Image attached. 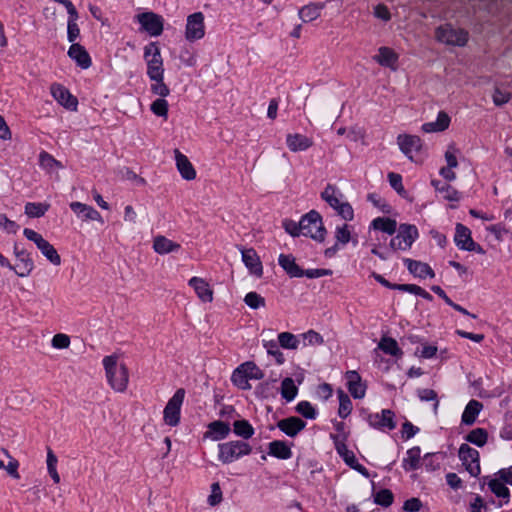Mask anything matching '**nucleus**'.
<instances>
[{
	"instance_id": "f257e3e1",
	"label": "nucleus",
	"mask_w": 512,
	"mask_h": 512,
	"mask_svg": "<svg viewBox=\"0 0 512 512\" xmlns=\"http://www.w3.org/2000/svg\"><path fill=\"white\" fill-rule=\"evenodd\" d=\"M118 356L113 354L103 358V366L105 368L108 383L117 392L126 390L129 374L125 364L117 365Z\"/></svg>"
},
{
	"instance_id": "f03ea898",
	"label": "nucleus",
	"mask_w": 512,
	"mask_h": 512,
	"mask_svg": "<svg viewBox=\"0 0 512 512\" xmlns=\"http://www.w3.org/2000/svg\"><path fill=\"white\" fill-rule=\"evenodd\" d=\"M301 232L315 241L323 242L325 240L327 231L319 212L311 210L301 217Z\"/></svg>"
},
{
	"instance_id": "7ed1b4c3",
	"label": "nucleus",
	"mask_w": 512,
	"mask_h": 512,
	"mask_svg": "<svg viewBox=\"0 0 512 512\" xmlns=\"http://www.w3.org/2000/svg\"><path fill=\"white\" fill-rule=\"evenodd\" d=\"M218 458L223 464L232 463L252 452L249 443L241 440L229 441L218 445Z\"/></svg>"
},
{
	"instance_id": "20e7f679",
	"label": "nucleus",
	"mask_w": 512,
	"mask_h": 512,
	"mask_svg": "<svg viewBox=\"0 0 512 512\" xmlns=\"http://www.w3.org/2000/svg\"><path fill=\"white\" fill-rule=\"evenodd\" d=\"M144 60L147 64V76L160 80L164 75L163 58L158 42H150L144 47Z\"/></svg>"
},
{
	"instance_id": "39448f33",
	"label": "nucleus",
	"mask_w": 512,
	"mask_h": 512,
	"mask_svg": "<svg viewBox=\"0 0 512 512\" xmlns=\"http://www.w3.org/2000/svg\"><path fill=\"white\" fill-rule=\"evenodd\" d=\"M453 239L455 245L460 250L475 252L481 255L485 254L483 247L473 240L471 230L461 223H457L455 225V233Z\"/></svg>"
},
{
	"instance_id": "423d86ee",
	"label": "nucleus",
	"mask_w": 512,
	"mask_h": 512,
	"mask_svg": "<svg viewBox=\"0 0 512 512\" xmlns=\"http://www.w3.org/2000/svg\"><path fill=\"white\" fill-rule=\"evenodd\" d=\"M418 235L415 225L401 224L396 236L391 239L389 246L393 251L408 250L418 238Z\"/></svg>"
},
{
	"instance_id": "0eeeda50",
	"label": "nucleus",
	"mask_w": 512,
	"mask_h": 512,
	"mask_svg": "<svg viewBox=\"0 0 512 512\" xmlns=\"http://www.w3.org/2000/svg\"><path fill=\"white\" fill-rule=\"evenodd\" d=\"M185 398V390L179 388L169 399L163 411L164 422L171 426H177L180 422L181 406Z\"/></svg>"
},
{
	"instance_id": "6e6552de",
	"label": "nucleus",
	"mask_w": 512,
	"mask_h": 512,
	"mask_svg": "<svg viewBox=\"0 0 512 512\" xmlns=\"http://www.w3.org/2000/svg\"><path fill=\"white\" fill-rule=\"evenodd\" d=\"M136 20L145 31L152 37H158L164 30V19L161 15L152 11L143 12L136 15Z\"/></svg>"
},
{
	"instance_id": "1a4fd4ad",
	"label": "nucleus",
	"mask_w": 512,
	"mask_h": 512,
	"mask_svg": "<svg viewBox=\"0 0 512 512\" xmlns=\"http://www.w3.org/2000/svg\"><path fill=\"white\" fill-rule=\"evenodd\" d=\"M458 455L465 470L472 477H477L481 472L479 452L468 444H462L459 448Z\"/></svg>"
},
{
	"instance_id": "9d476101",
	"label": "nucleus",
	"mask_w": 512,
	"mask_h": 512,
	"mask_svg": "<svg viewBox=\"0 0 512 512\" xmlns=\"http://www.w3.org/2000/svg\"><path fill=\"white\" fill-rule=\"evenodd\" d=\"M369 425L380 431H391L397 426L395 413L391 409H383L380 413H369L366 418Z\"/></svg>"
},
{
	"instance_id": "9b49d317",
	"label": "nucleus",
	"mask_w": 512,
	"mask_h": 512,
	"mask_svg": "<svg viewBox=\"0 0 512 512\" xmlns=\"http://www.w3.org/2000/svg\"><path fill=\"white\" fill-rule=\"evenodd\" d=\"M13 253L18 260V264L14 266V271L19 277H27L34 269V261L31 254L23 247H20L18 243L14 244Z\"/></svg>"
},
{
	"instance_id": "f8f14e48",
	"label": "nucleus",
	"mask_w": 512,
	"mask_h": 512,
	"mask_svg": "<svg viewBox=\"0 0 512 512\" xmlns=\"http://www.w3.org/2000/svg\"><path fill=\"white\" fill-rule=\"evenodd\" d=\"M205 35L204 15L202 12H195L187 17L185 37L188 41H196Z\"/></svg>"
},
{
	"instance_id": "ddd939ff",
	"label": "nucleus",
	"mask_w": 512,
	"mask_h": 512,
	"mask_svg": "<svg viewBox=\"0 0 512 512\" xmlns=\"http://www.w3.org/2000/svg\"><path fill=\"white\" fill-rule=\"evenodd\" d=\"M53 98L63 107L69 110H76L78 100L73 96L67 88L58 83H53L50 87Z\"/></svg>"
},
{
	"instance_id": "4468645a",
	"label": "nucleus",
	"mask_w": 512,
	"mask_h": 512,
	"mask_svg": "<svg viewBox=\"0 0 512 512\" xmlns=\"http://www.w3.org/2000/svg\"><path fill=\"white\" fill-rule=\"evenodd\" d=\"M330 438L334 443V447L343 459V461L350 467L352 464H356V457L353 451L349 450L346 445L348 434H330Z\"/></svg>"
},
{
	"instance_id": "2eb2a0df",
	"label": "nucleus",
	"mask_w": 512,
	"mask_h": 512,
	"mask_svg": "<svg viewBox=\"0 0 512 512\" xmlns=\"http://www.w3.org/2000/svg\"><path fill=\"white\" fill-rule=\"evenodd\" d=\"M278 429L287 436L294 438L306 427V422L299 417L290 416L277 422Z\"/></svg>"
},
{
	"instance_id": "dca6fc26",
	"label": "nucleus",
	"mask_w": 512,
	"mask_h": 512,
	"mask_svg": "<svg viewBox=\"0 0 512 512\" xmlns=\"http://www.w3.org/2000/svg\"><path fill=\"white\" fill-rule=\"evenodd\" d=\"M398 145L401 151L410 159L413 160V153H417L422 148V140L416 135H399L397 137Z\"/></svg>"
},
{
	"instance_id": "f3484780",
	"label": "nucleus",
	"mask_w": 512,
	"mask_h": 512,
	"mask_svg": "<svg viewBox=\"0 0 512 512\" xmlns=\"http://www.w3.org/2000/svg\"><path fill=\"white\" fill-rule=\"evenodd\" d=\"M242 254V261L249 270V272L257 277H261L263 274L262 262L253 248L240 249Z\"/></svg>"
},
{
	"instance_id": "a211bd4d",
	"label": "nucleus",
	"mask_w": 512,
	"mask_h": 512,
	"mask_svg": "<svg viewBox=\"0 0 512 512\" xmlns=\"http://www.w3.org/2000/svg\"><path fill=\"white\" fill-rule=\"evenodd\" d=\"M69 206L70 209L83 221L92 220L103 223L101 214L92 206L77 201L71 202Z\"/></svg>"
},
{
	"instance_id": "6ab92c4d",
	"label": "nucleus",
	"mask_w": 512,
	"mask_h": 512,
	"mask_svg": "<svg viewBox=\"0 0 512 512\" xmlns=\"http://www.w3.org/2000/svg\"><path fill=\"white\" fill-rule=\"evenodd\" d=\"M347 388L355 399H362L365 396L366 385L362 383L361 376L357 371L346 372Z\"/></svg>"
},
{
	"instance_id": "aec40b11",
	"label": "nucleus",
	"mask_w": 512,
	"mask_h": 512,
	"mask_svg": "<svg viewBox=\"0 0 512 512\" xmlns=\"http://www.w3.org/2000/svg\"><path fill=\"white\" fill-rule=\"evenodd\" d=\"M68 56L76 62V64L82 69H88L92 65V60L84 48L79 43H73L68 49Z\"/></svg>"
},
{
	"instance_id": "412c9836",
	"label": "nucleus",
	"mask_w": 512,
	"mask_h": 512,
	"mask_svg": "<svg viewBox=\"0 0 512 512\" xmlns=\"http://www.w3.org/2000/svg\"><path fill=\"white\" fill-rule=\"evenodd\" d=\"M174 153L176 166L182 178L188 181L194 180L196 178V171L190 160L178 149H175Z\"/></svg>"
},
{
	"instance_id": "4be33fe9",
	"label": "nucleus",
	"mask_w": 512,
	"mask_h": 512,
	"mask_svg": "<svg viewBox=\"0 0 512 512\" xmlns=\"http://www.w3.org/2000/svg\"><path fill=\"white\" fill-rule=\"evenodd\" d=\"M403 262L406 265L408 271L415 277L422 279H425L428 276L434 277V271L427 263H423L421 261L413 260L410 258H404Z\"/></svg>"
},
{
	"instance_id": "5701e85b",
	"label": "nucleus",
	"mask_w": 512,
	"mask_h": 512,
	"mask_svg": "<svg viewBox=\"0 0 512 512\" xmlns=\"http://www.w3.org/2000/svg\"><path fill=\"white\" fill-rule=\"evenodd\" d=\"M231 431L230 425L226 422L216 420L208 424V431L205 433V438H210L213 441L225 439Z\"/></svg>"
},
{
	"instance_id": "b1692460",
	"label": "nucleus",
	"mask_w": 512,
	"mask_h": 512,
	"mask_svg": "<svg viewBox=\"0 0 512 512\" xmlns=\"http://www.w3.org/2000/svg\"><path fill=\"white\" fill-rule=\"evenodd\" d=\"M189 286H191L199 299L203 302H212L213 300V290L210 288L209 284L202 278L192 277L189 282Z\"/></svg>"
},
{
	"instance_id": "393cba45",
	"label": "nucleus",
	"mask_w": 512,
	"mask_h": 512,
	"mask_svg": "<svg viewBox=\"0 0 512 512\" xmlns=\"http://www.w3.org/2000/svg\"><path fill=\"white\" fill-rule=\"evenodd\" d=\"M487 485L491 492L501 500L496 504L498 508L502 507L504 504L509 502L510 492L506 487V484L503 483L499 478L490 479L487 482Z\"/></svg>"
},
{
	"instance_id": "a878e982",
	"label": "nucleus",
	"mask_w": 512,
	"mask_h": 512,
	"mask_svg": "<svg viewBox=\"0 0 512 512\" xmlns=\"http://www.w3.org/2000/svg\"><path fill=\"white\" fill-rule=\"evenodd\" d=\"M278 263L291 278L302 277V268L296 263L292 254H280Z\"/></svg>"
},
{
	"instance_id": "bb28decb",
	"label": "nucleus",
	"mask_w": 512,
	"mask_h": 512,
	"mask_svg": "<svg viewBox=\"0 0 512 512\" xmlns=\"http://www.w3.org/2000/svg\"><path fill=\"white\" fill-rule=\"evenodd\" d=\"M373 60L383 67L396 69L398 55L389 47H380Z\"/></svg>"
},
{
	"instance_id": "cd10ccee",
	"label": "nucleus",
	"mask_w": 512,
	"mask_h": 512,
	"mask_svg": "<svg viewBox=\"0 0 512 512\" xmlns=\"http://www.w3.org/2000/svg\"><path fill=\"white\" fill-rule=\"evenodd\" d=\"M286 143L292 152L305 151L313 145V141L310 138L299 133L288 134Z\"/></svg>"
},
{
	"instance_id": "c85d7f7f",
	"label": "nucleus",
	"mask_w": 512,
	"mask_h": 512,
	"mask_svg": "<svg viewBox=\"0 0 512 512\" xmlns=\"http://www.w3.org/2000/svg\"><path fill=\"white\" fill-rule=\"evenodd\" d=\"M342 192L332 184H328L325 189L321 192V198L329 204L334 210H336L342 203L343 198Z\"/></svg>"
},
{
	"instance_id": "c756f323",
	"label": "nucleus",
	"mask_w": 512,
	"mask_h": 512,
	"mask_svg": "<svg viewBox=\"0 0 512 512\" xmlns=\"http://www.w3.org/2000/svg\"><path fill=\"white\" fill-rule=\"evenodd\" d=\"M268 454L281 460H287L292 457L291 447L282 440L270 442L268 445Z\"/></svg>"
},
{
	"instance_id": "7c9ffc66",
	"label": "nucleus",
	"mask_w": 512,
	"mask_h": 512,
	"mask_svg": "<svg viewBox=\"0 0 512 512\" xmlns=\"http://www.w3.org/2000/svg\"><path fill=\"white\" fill-rule=\"evenodd\" d=\"M448 128V113L440 111L436 121L424 123L421 127L424 133L442 132Z\"/></svg>"
},
{
	"instance_id": "2f4dec72",
	"label": "nucleus",
	"mask_w": 512,
	"mask_h": 512,
	"mask_svg": "<svg viewBox=\"0 0 512 512\" xmlns=\"http://www.w3.org/2000/svg\"><path fill=\"white\" fill-rule=\"evenodd\" d=\"M180 244L167 239L165 236H156L153 241V248L158 254H168L180 249Z\"/></svg>"
},
{
	"instance_id": "473e14b6",
	"label": "nucleus",
	"mask_w": 512,
	"mask_h": 512,
	"mask_svg": "<svg viewBox=\"0 0 512 512\" xmlns=\"http://www.w3.org/2000/svg\"><path fill=\"white\" fill-rule=\"evenodd\" d=\"M482 408L483 405L479 401L470 400L463 411L462 422L466 425H472L476 421Z\"/></svg>"
},
{
	"instance_id": "72a5a7b5",
	"label": "nucleus",
	"mask_w": 512,
	"mask_h": 512,
	"mask_svg": "<svg viewBox=\"0 0 512 512\" xmlns=\"http://www.w3.org/2000/svg\"><path fill=\"white\" fill-rule=\"evenodd\" d=\"M371 228L393 235L397 231V222L388 217H377L371 222Z\"/></svg>"
},
{
	"instance_id": "f704fd0d",
	"label": "nucleus",
	"mask_w": 512,
	"mask_h": 512,
	"mask_svg": "<svg viewBox=\"0 0 512 512\" xmlns=\"http://www.w3.org/2000/svg\"><path fill=\"white\" fill-rule=\"evenodd\" d=\"M324 8L322 3H311L303 6L299 10V17L304 22H310L317 19L320 16L321 10Z\"/></svg>"
},
{
	"instance_id": "c9c22d12",
	"label": "nucleus",
	"mask_w": 512,
	"mask_h": 512,
	"mask_svg": "<svg viewBox=\"0 0 512 512\" xmlns=\"http://www.w3.org/2000/svg\"><path fill=\"white\" fill-rule=\"evenodd\" d=\"M407 456L403 459V468L406 471L416 470L420 466L421 450L415 446L407 451Z\"/></svg>"
},
{
	"instance_id": "e433bc0d",
	"label": "nucleus",
	"mask_w": 512,
	"mask_h": 512,
	"mask_svg": "<svg viewBox=\"0 0 512 512\" xmlns=\"http://www.w3.org/2000/svg\"><path fill=\"white\" fill-rule=\"evenodd\" d=\"M378 348L385 354L391 356L401 357L403 355V352L399 348L397 341L391 337H382L378 344Z\"/></svg>"
},
{
	"instance_id": "4c0bfd02",
	"label": "nucleus",
	"mask_w": 512,
	"mask_h": 512,
	"mask_svg": "<svg viewBox=\"0 0 512 512\" xmlns=\"http://www.w3.org/2000/svg\"><path fill=\"white\" fill-rule=\"evenodd\" d=\"M231 382L233 383V385H235L241 390L251 389V384L249 383L247 374L246 372H244L241 364L233 371L231 376Z\"/></svg>"
},
{
	"instance_id": "58836bf2",
	"label": "nucleus",
	"mask_w": 512,
	"mask_h": 512,
	"mask_svg": "<svg viewBox=\"0 0 512 512\" xmlns=\"http://www.w3.org/2000/svg\"><path fill=\"white\" fill-rule=\"evenodd\" d=\"M233 432L243 439H250L254 434V428L249 421L242 419L233 423Z\"/></svg>"
},
{
	"instance_id": "ea45409f",
	"label": "nucleus",
	"mask_w": 512,
	"mask_h": 512,
	"mask_svg": "<svg viewBox=\"0 0 512 512\" xmlns=\"http://www.w3.org/2000/svg\"><path fill=\"white\" fill-rule=\"evenodd\" d=\"M298 388L294 383V380L290 377H286L281 383V396L290 402L297 396Z\"/></svg>"
},
{
	"instance_id": "a19ab883",
	"label": "nucleus",
	"mask_w": 512,
	"mask_h": 512,
	"mask_svg": "<svg viewBox=\"0 0 512 512\" xmlns=\"http://www.w3.org/2000/svg\"><path fill=\"white\" fill-rule=\"evenodd\" d=\"M49 207L47 203L28 202L25 205V214L31 218H39L48 211Z\"/></svg>"
},
{
	"instance_id": "79ce46f5",
	"label": "nucleus",
	"mask_w": 512,
	"mask_h": 512,
	"mask_svg": "<svg viewBox=\"0 0 512 512\" xmlns=\"http://www.w3.org/2000/svg\"><path fill=\"white\" fill-rule=\"evenodd\" d=\"M393 290H399L402 292H409L414 295L420 296L423 299L431 300L432 296L423 288L415 284H395Z\"/></svg>"
},
{
	"instance_id": "37998d69",
	"label": "nucleus",
	"mask_w": 512,
	"mask_h": 512,
	"mask_svg": "<svg viewBox=\"0 0 512 512\" xmlns=\"http://www.w3.org/2000/svg\"><path fill=\"white\" fill-rule=\"evenodd\" d=\"M487 439H488V433L483 428L473 429L465 437L466 441H468L478 447L484 446L487 442Z\"/></svg>"
},
{
	"instance_id": "c03bdc74",
	"label": "nucleus",
	"mask_w": 512,
	"mask_h": 512,
	"mask_svg": "<svg viewBox=\"0 0 512 512\" xmlns=\"http://www.w3.org/2000/svg\"><path fill=\"white\" fill-rule=\"evenodd\" d=\"M338 398H339V408L338 415L345 419L347 418L352 411V401L349 396L342 390H338Z\"/></svg>"
},
{
	"instance_id": "a18cd8bd",
	"label": "nucleus",
	"mask_w": 512,
	"mask_h": 512,
	"mask_svg": "<svg viewBox=\"0 0 512 512\" xmlns=\"http://www.w3.org/2000/svg\"><path fill=\"white\" fill-rule=\"evenodd\" d=\"M278 343L284 349L296 350L299 346L298 338L290 332H281L278 334Z\"/></svg>"
},
{
	"instance_id": "49530a36",
	"label": "nucleus",
	"mask_w": 512,
	"mask_h": 512,
	"mask_svg": "<svg viewBox=\"0 0 512 512\" xmlns=\"http://www.w3.org/2000/svg\"><path fill=\"white\" fill-rule=\"evenodd\" d=\"M440 174L444 177V181L435 180L431 181V184L434 186L435 190L442 195L444 200L448 199V167H442L440 169Z\"/></svg>"
},
{
	"instance_id": "de8ad7c7",
	"label": "nucleus",
	"mask_w": 512,
	"mask_h": 512,
	"mask_svg": "<svg viewBox=\"0 0 512 512\" xmlns=\"http://www.w3.org/2000/svg\"><path fill=\"white\" fill-rule=\"evenodd\" d=\"M263 346L266 348L267 353L275 358L277 364L282 365L285 362V356L280 351L278 342L274 340L264 341Z\"/></svg>"
},
{
	"instance_id": "09e8293b",
	"label": "nucleus",
	"mask_w": 512,
	"mask_h": 512,
	"mask_svg": "<svg viewBox=\"0 0 512 512\" xmlns=\"http://www.w3.org/2000/svg\"><path fill=\"white\" fill-rule=\"evenodd\" d=\"M249 380H261L264 378V372L253 361H246L241 364Z\"/></svg>"
},
{
	"instance_id": "8fccbe9b",
	"label": "nucleus",
	"mask_w": 512,
	"mask_h": 512,
	"mask_svg": "<svg viewBox=\"0 0 512 512\" xmlns=\"http://www.w3.org/2000/svg\"><path fill=\"white\" fill-rule=\"evenodd\" d=\"M394 501V495L389 489H380L374 494V502L382 507H389Z\"/></svg>"
},
{
	"instance_id": "3c124183",
	"label": "nucleus",
	"mask_w": 512,
	"mask_h": 512,
	"mask_svg": "<svg viewBox=\"0 0 512 512\" xmlns=\"http://www.w3.org/2000/svg\"><path fill=\"white\" fill-rule=\"evenodd\" d=\"M295 410L297 413L302 415L306 419H315L317 417V411L314 408V406L309 401H300L296 407Z\"/></svg>"
},
{
	"instance_id": "603ef678",
	"label": "nucleus",
	"mask_w": 512,
	"mask_h": 512,
	"mask_svg": "<svg viewBox=\"0 0 512 512\" xmlns=\"http://www.w3.org/2000/svg\"><path fill=\"white\" fill-rule=\"evenodd\" d=\"M41 253L54 265L61 264V257L57 250L48 241L40 248Z\"/></svg>"
},
{
	"instance_id": "864d4df0",
	"label": "nucleus",
	"mask_w": 512,
	"mask_h": 512,
	"mask_svg": "<svg viewBox=\"0 0 512 512\" xmlns=\"http://www.w3.org/2000/svg\"><path fill=\"white\" fill-rule=\"evenodd\" d=\"M245 304L251 309L265 307V299L257 292H249L244 297Z\"/></svg>"
},
{
	"instance_id": "5fc2aeb1",
	"label": "nucleus",
	"mask_w": 512,
	"mask_h": 512,
	"mask_svg": "<svg viewBox=\"0 0 512 512\" xmlns=\"http://www.w3.org/2000/svg\"><path fill=\"white\" fill-rule=\"evenodd\" d=\"M155 83L151 85V92L155 95H159L162 99L170 94L169 87L164 83V75H161L160 80L151 79Z\"/></svg>"
},
{
	"instance_id": "6e6d98bb",
	"label": "nucleus",
	"mask_w": 512,
	"mask_h": 512,
	"mask_svg": "<svg viewBox=\"0 0 512 512\" xmlns=\"http://www.w3.org/2000/svg\"><path fill=\"white\" fill-rule=\"evenodd\" d=\"M388 181L390 186L400 195L405 196L406 190L402 184V176L398 173H388Z\"/></svg>"
},
{
	"instance_id": "4d7b16f0",
	"label": "nucleus",
	"mask_w": 512,
	"mask_h": 512,
	"mask_svg": "<svg viewBox=\"0 0 512 512\" xmlns=\"http://www.w3.org/2000/svg\"><path fill=\"white\" fill-rule=\"evenodd\" d=\"M150 109L155 115L167 118L168 102L165 99L158 98L152 102Z\"/></svg>"
},
{
	"instance_id": "13d9d810",
	"label": "nucleus",
	"mask_w": 512,
	"mask_h": 512,
	"mask_svg": "<svg viewBox=\"0 0 512 512\" xmlns=\"http://www.w3.org/2000/svg\"><path fill=\"white\" fill-rule=\"evenodd\" d=\"M468 41V33L462 29H450V45L464 46Z\"/></svg>"
},
{
	"instance_id": "bf43d9fd",
	"label": "nucleus",
	"mask_w": 512,
	"mask_h": 512,
	"mask_svg": "<svg viewBox=\"0 0 512 512\" xmlns=\"http://www.w3.org/2000/svg\"><path fill=\"white\" fill-rule=\"evenodd\" d=\"M78 18L68 19L67 21V39L70 43H75L80 36V28L77 24Z\"/></svg>"
},
{
	"instance_id": "052dcab7",
	"label": "nucleus",
	"mask_w": 512,
	"mask_h": 512,
	"mask_svg": "<svg viewBox=\"0 0 512 512\" xmlns=\"http://www.w3.org/2000/svg\"><path fill=\"white\" fill-rule=\"evenodd\" d=\"M304 345H322L324 343L323 337L314 330H309L302 334Z\"/></svg>"
},
{
	"instance_id": "680f3d73",
	"label": "nucleus",
	"mask_w": 512,
	"mask_h": 512,
	"mask_svg": "<svg viewBox=\"0 0 512 512\" xmlns=\"http://www.w3.org/2000/svg\"><path fill=\"white\" fill-rule=\"evenodd\" d=\"M492 99L496 106H502L510 101L511 93L507 90L496 88L492 95Z\"/></svg>"
},
{
	"instance_id": "e2e57ef3",
	"label": "nucleus",
	"mask_w": 512,
	"mask_h": 512,
	"mask_svg": "<svg viewBox=\"0 0 512 512\" xmlns=\"http://www.w3.org/2000/svg\"><path fill=\"white\" fill-rule=\"evenodd\" d=\"M283 228L285 231L290 234L292 237H297L301 232V220L299 222H295L291 219H285L283 221Z\"/></svg>"
},
{
	"instance_id": "0e129e2a",
	"label": "nucleus",
	"mask_w": 512,
	"mask_h": 512,
	"mask_svg": "<svg viewBox=\"0 0 512 512\" xmlns=\"http://www.w3.org/2000/svg\"><path fill=\"white\" fill-rule=\"evenodd\" d=\"M337 241L343 245L347 244L351 239V232L347 224L337 226L335 231Z\"/></svg>"
},
{
	"instance_id": "69168bd1",
	"label": "nucleus",
	"mask_w": 512,
	"mask_h": 512,
	"mask_svg": "<svg viewBox=\"0 0 512 512\" xmlns=\"http://www.w3.org/2000/svg\"><path fill=\"white\" fill-rule=\"evenodd\" d=\"M23 234L28 240L34 242L39 250L47 242L41 234L30 228H25Z\"/></svg>"
},
{
	"instance_id": "338daca9",
	"label": "nucleus",
	"mask_w": 512,
	"mask_h": 512,
	"mask_svg": "<svg viewBox=\"0 0 512 512\" xmlns=\"http://www.w3.org/2000/svg\"><path fill=\"white\" fill-rule=\"evenodd\" d=\"M222 501V490L218 482L211 485V494L208 497V503L211 506H216Z\"/></svg>"
},
{
	"instance_id": "774afa93",
	"label": "nucleus",
	"mask_w": 512,
	"mask_h": 512,
	"mask_svg": "<svg viewBox=\"0 0 512 512\" xmlns=\"http://www.w3.org/2000/svg\"><path fill=\"white\" fill-rule=\"evenodd\" d=\"M470 512H487L488 506L487 503L480 496H476L474 500L469 505Z\"/></svg>"
}]
</instances>
